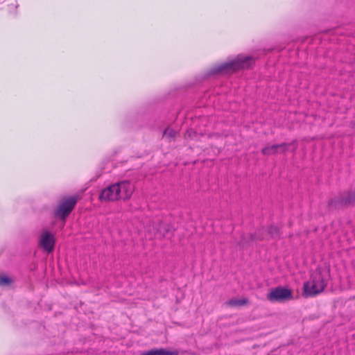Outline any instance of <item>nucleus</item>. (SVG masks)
I'll use <instances>...</instances> for the list:
<instances>
[{"label": "nucleus", "instance_id": "dca6fc26", "mask_svg": "<svg viewBox=\"0 0 355 355\" xmlns=\"http://www.w3.org/2000/svg\"><path fill=\"white\" fill-rule=\"evenodd\" d=\"M12 283V279L6 275L0 276V286H9Z\"/></svg>", "mask_w": 355, "mask_h": 355}, {"label": "nucleus", "instance_id": "2eb2a0df", "mask_svg": "<svg viewBox=\"0 0 355 355\" xmlns=\"http://www.w3.org/2000/svg\"><path fill=\"white\" fill-rule=\"evenodd\" d=\"M177 134V132L173 129L166 128L164 132V136L171 141L174 139Z\"/></svg>", "mask_w": 355, "mask_h": 355}, {"label": "nucleus", "instance_id": "a211bd4d", "mask_svg": "<svg viewBox=\"0 0 355 355\" xmlns=\"http://www.w3.org/2000/svg\"><path fill=\"white\" fill-rule=\"evenodd\" d=\"M186 135H187L189 137H190L191 139H193V138L196 137V135H197V133H196V131H194V130H193L192 129H191V130H188L187 131Z\"/></svg>", "mask_w": 355, "mask_h": 355}, {"label": "nucleus", "instance_id": "9b49d317", "mask_svg": "<svg viewBox=\"0 0 355 355\" xmlns=\"http://www.w3.org/2000/svg\"><path fill=\"white\" fill-rule=\"evenodd\" d=\"M248 303L249 300L247 298L231 299L226 302V304L230 306H241L247 305Z\"/></svg>", "mask_w": 355, "mask_h": 355}, {"label": "nucleus", "instance_id": "423d86ee", "mask_svg": "<svg viewBox=\"0 0 355 355\" xmlns=\"http://www.w3.org/2000/svg\"><path fill=\"white\" fill-rule=\"evenodd\" d=\"M55 242L54 236L46 231L41 234L39 245L44 251L51 252L54 250Z\"/></svg>", "mask_w": 355, "mask_h": 355}, {"label": "nucleus", "instance_id": "ddd939ff", "mask_svg": "<svg viewBox=\"0 0 355 355\" xmlns=\"http://www.w3.org/2000/svg\"><path fill=\"white\" fill-rule=\"evenodd\" d=\"M252 242L254 241L250 239V235H243L241 240L237 243V245L242 248H247L251 245Z\"/></svg>", "mask_w": 355, "mask_h": 355}, {"label": "nucleus", "instance_id": "4468645a", "mask_svg": "<svg viewBox=\"0 0 355 355\" xmlns=\"http://www.w3.org/2000/svg\"><path fill=\"white\" fill-rule=\"evenodd\" d=\"M265 231V227L259 229L254 233L250 234V239L253 241H262L264 239L263 232Z\"/></svg>", "mask_w": 355, "mask_h": 355}, {"label": "nucleus", "instance_id": "6ab92c4d", "mask_svg": "<svg viewBox=\"0 0 355 355\" xmlns=\"http://www.w3.org/2000/svg\"><path fill=\"white\" fill-rule=\"evenodd\" d=\"M350 125L352 128L355 129V121H352Z\"/></svg>", "mask_w": 355, "mask_h": 355}, {"label": "nucleus", "instance_id": "0eeeda50", "mask_svg": "<svg viewBox=\"0 0 355 355\" xmlns=\"http://www.w3.org/2000/svg\"><path fill=\"white\" fill-rule=\"evenodd\" d=\"M288 146L289 144L287 143L266 146L261 149V152L263 155L266 156L276 155L279 153H284L287 151Z\"/></svg>", "mask_w": 355, "mask_h": 355}, {"label": "nucleus", "instance_id": "f03ea898", "mask_svg": "<svg viewBox=\"0 0 355 355\" xmlns=\"http://www.w3.org/2000/svg\"><path fill=\"white\" fill-rule=\"evenodd\" d=\"M254 65V58L252 56L238 55L230 62H227L211 69L210 74H232L239 70L251 69Z\"/></svg>", "mask_w": 355, "mask_h": 355}, {"label": "nucleus", "instance_id": "9d476101", "mask_svg": "<svg viewBox=\"0 0 355 355\" xmlns=\"http://www.w3.org/2000/svg\"><path fill=\"white\" fill-rule=\"evenodd\" d=\"M141 355H179V352L177 350L170 351L165 348H159L144 352Z\"/></svg>", "mask_w": 355, "mask_h": 355}, {"label": "nucleus", "instance_id": "7ed1b4c3", "mask_svg": "<svg viewBox=\"0 0 355 355\" xmlns=\"http://www.w3.org/2000/svg\"><path fill=\"white\" fill-rule=\"evenodd\" d=\"M328 206L331 209L355 206V190L343 191L331 198L328 201Z\"/></svg>", "mask_w": 355, "mask_h": 355}, {"label": "nucleus", "instance_id": "f257e3e1", "mask_svg": "<svg viewBox=\"0 0 355 355\" xmlns=\"http://www.w3.org/2000/svg\"><path fill=\"white\" fill-rule=\"evenodd\" d=\"M134 191V187L128 180L121 181L112 184L103 189L99 194L101 202L116 201L129 199Z\"/></svg>", "mask_w": 355, "mask_h": 355}, {"label": "nucleus", "instance_id": "f8f14e48", "mask_svg": "<svg viewBox=\"0 0 355 355\" xmlns=\"http://www.w3.org/2000/svg\"><path fill=\"white\" fill-rule=\"evenodd\" d=\"M265 230L268 232L272 239H277L280 238V230L277 226L270 225L265 228Z\"/></svg>", "mask_w": 355, "mask_h": 355}, {"label": "nucleus", "instance_id": "f3484780", "mask_svg": "<svg viewBox=\"0 0 355 355\" xmlns=\"http://www.w3.org/2000/svg\"><path fill=\"white\" fill-rule=\"evenodd\" d=\"M302 295L304 297H309L311 296V286L309 285V281H307L304 284Z\"/></svg>", "mask_w": 355, "mask_h": 355}, {"label": "nucleus", "instance_id": "1a4fd4ad", "mask_svg": "<svg viewBox=\"0 0 355 355\" xmlns=\"http://www.w3.org/2000/svg\"><path fill=\"white\" fill-rule=\"evenodd\" d=\"M326 285L325 280L320 275L315 277L314 279L312 280V295L321 293Z\"/></svg>", "mask_w": 355, "mask_h": 355}, {"label": "nucleus", "instance_id": "20e7f679", "mask_svg": "<svg viewBox=\"0 0 355 355\" xmlns=\"http://www.w3.org/2000/svg\"><path fill=\"white\" fill-rule=\"evenodd\" d=\"M78 200V198L76 196L62 199L54 210V216L58 219L65 220L76 207Z\"/></svg>", "mask_w": 355, "mask_h": 355}, {"label": "nucleus", "instance_id": "6e6552de", "mask_svg": "<svg viewBox=\"0 0 355 355\" xmlns=\"http://www.w3.org/2000/svg\"><path fill=\"white\" fill-rule=\"evenodd\" d=\"M155 228L157 232L163 237L172 236L174 232V229L170 224L164 223L162 221H159L156 225Z\"/></svg>", "mask_w": 355, "mask_h": 355}, {"label": "nucleus", "instance_id": "39448f33", "mask_svg": "<svg viewBox=\"0 0 355 355\" xmlns=\"http://www.w3.org/2000/svg\"><path fill=\"white\" fill-rule=\"evenodd\" d=\"M293 298V294L291 289L285 287L278 286L272 288L267 294V299L272 302H284Z\"/></svg>", "mask_w": 355, "mask_h": 355}]
</instances>
